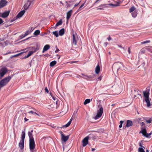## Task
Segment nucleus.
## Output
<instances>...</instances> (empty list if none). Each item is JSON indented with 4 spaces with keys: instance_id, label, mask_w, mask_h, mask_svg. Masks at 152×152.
<instances>
[{
    "instance_id": "1",
    "label": "nucleus",
    "mask_w": 152,
    "mask_h": 152,
    "mask_svg": "<svg viewBox=\"0 0 152 152\" xmlns=\"http://www.w3.org/2000/svg\"><path fill=\"white\" fill-rule=\"evenodd\" d=\"M11 79L10 76L5 77L0 81V90L1 88L6 86Z\"/></svg>"
},
{
    "instance_id": "2",
    "label": "nucleus",
    "mask_w": 152,
    "mask_h": 152,
    "mask_svg": "<svg viewBox=\"0 0 152 152\" xmlns=\"http://www.w3.org/2000/svg\"><path fill=\"white\" fill-rule=\"evenodd\" d=\"M25 129H24L21 133V140L20 142V147L21 149H23L24 148V139L25 137Z\"/></svg>"
},
{
    "instance_id": "3",
    "label": "nucleus",
    "mask_w": 152,
    "mask_h": 152,
    "mask_svg": "<svg viewBox=\"0 0 152 152\" xmlns=\"http://www.w3.org/2000/svg\"><path fill=\"white\" fill-rule=\"evenodd\" d=\"M59 132L61 135V139L62 143L66 142L69 138V136H65L61 131H59Z\"/></svg>"
},
{
    "instance_id": "4",
    "label": "nucleus",
    "mask_w": 152,
    "mask_h": 152,
    "mask_svg": "<svg viewBox=\"0 0 152 152\" xmlns=\"http://www.w3.org/2000/svg\"><path fill=\"white\" fill-rule=\"evenodd\" d=\"M121 64L120 63H115L113 66L112 69L114 70H116L117 72H118V70L121 68Z\"/></svg>"
},
{
    "instance_id": "5",
    "label": "nucleus",
    "mask_w": 152,
    "mask_h": 152,
    "mask_svg": "<svg viewBox=\"0 0 152 152\" xmlns=\"http://www.w3.org/2000/svg\"><path fill=\"white\" fill-rule=\"evenodd\" d=\"M103 111V109L102 107H101L100 109L98 111L96 115L94 117L95 120L98 119L102 115Z\"/></svg>"
},
{
    "instance_id": "6",
    "label": "nucleus",
    "mask_w": 152,
    "mask_h": 152,
    "mask_svg": "<svg viewBox=\"0 0 152 152\" xmlns=\"http://www.w3.org/2000/svg\"><path fill=\"white\" fill-rule=\"evenodd\" d=\"M78 37L76 34H72V43L75 45H77V41Z\"/></svg>"
},
{
    "instance_id": "7",
    "label": "nucleus",
    "mask_w": 152,
    "mask_h": 152,
    "mask_svg": "<svg viewBox=\"0 0 152 152\" xmlns=\"http://www.w3.org/2000/svg\"><path fill=\"white\" fill-rule=\"evenodd\" d=\"M35 144L34 139H30L29 140V148L33 149L35 148Z\"/></svg>"
},
{
    "instance_id": "8",
    "label": "nucleus",
    "mask_w": 152,
    "mask_h": 152,
    "mask_svg": "<svg viewBox=\"0 0 152 152\" xmlns=\"http://www.w3.org/2000/svg\"><path fill=\"white\" fill-rule=\"evenodd\" d=\"M7 71V69L6 68L4 67L1 68L0 70V75L1 77H2L5 74Z\"/></svg>"
},
{
    "instance_id": "9",
    "label": "nucleus",
    "mask_w": 152,
    "mask_h": 152,
    "mask_svg": "<svg viewBox=\"0 0 152 152\" xmlns=\"http://www.w3.org/2000/svg\"><path fill=\"white\" fill-rule=\"evenodd\" d=\"M88 138L89 137L87 136L83 140L82 142L83 143V147L86 146L88 144Z\"/></svg>"
},
{
    "instance_id": "10",
    "label": "nucleus",
    "mask_w": 152,
    "mask_h": 152,
    "mask_svg": "<svg viewBox=\"0 0 152 152\" xmlns=\"http://www.w3.org/2000/svg\"><path fill=\"white\" fill-rule=\"evenodd\" d=\"M10 11H6L0 14V17H1L3 18H5L7 17L9 15Z\"/></svg>"
},
{
    "instance_id": "11",
    "label": "nucleus",
    "mask_w": 152,
    "mask_h": 152,
    "mask_svg": "<svg viewBox=\"0 0 152 152\" xmlns=\"http://www.w3.org/2000/svg\"><path fill=\"white\" fill-rule=\"evenodd\" d=\"M7 3V2L5 0H1L0 1V8L5 6Z\"/></svg>"
},
{
    "instance_id": "12",
    "label": "nucleus",
    "mask_w": 152,
    "mask_h": 152,
    "mask_svg": "<svg viewBox=\"0 0 152 152\" xmlns=\"http://www.w3.org/2000/svg\"><path fill=\"white\" fill-rule=\"evenodd\" d=\"M33 132V130H31L30 131L28 132V135L29 137V140L30 139H34L32 134V133Z\"/></svg>"
},
{
    "instance_id": "13",
    "label": "nucleus",
    "mask_w": 152,
    "mask_h": 152,
    "mask_svg": "<svg viewBox=\"0 0 152 152\" xmlns=\"http://www.w3.org/2000/svg\"><path fill=\"white\" fill-rule=\"evenodd\" d=\"M72 10H70L67 13L66 19L67 20L69 19L72 14Z\"/></svg>"
},
{
    "instance_id": "14",
    "label": "nucleus",
    "mask_w": 152,
    "mask_h": 152,
    "mask_svg": "<svg viewBox=\"0 0 152 152\" xmlns=\"http://www.w3.org/2000/svg\"><path fill=\"white\" fill-rule=\"evenodd\" d=\"M50 48V46L48 45H45L43 48V50L42 51V53H43L45 51L48 50Z\"/></svg>"
},
{
    "instance_id": "15",
    "label": "nucleus",
    "mask_w": 152,
    "mask_h": 152,
    "mask_svg": "<svg viewBox=\"0 0 152 152\" xmlns=\"http://www.w3.org/2000/svg\"><path fill=\"white\" fill-rule=\"evenodd\" d=\"M133 125L132 122L130 120H128L127 121V124L126 125V126L129 127L131 126H132Z\"/></svg>"
},
{
    "instance_id": "16",
    "label": "nucleus",
    "mask_w": 152,
    "mask_h": 152,
    "mask_svg": "<svg viewBox=\"0 0 152 152\" xmlns=\"http://www.w3.org/2000/svg\"><path fill=\"white\" fill-rule=\"evenodd\" d=\"M145 101L146 103V106L148 107H149L151 106V104L150 103L149 98L145 99Z\"/></svg>"
},
{
    "instance_id": "17",
    "label": "nucleus",
    "mask_w": 152,
    "mask_h": 152,
    "mask_svg": "<svg viewBox=\"0 0 152 152\" xmlns=\"http://www.w3.org/2000/svg\"><path fill=\"white\" fill-rule=\"evenodd\" d=\"M143 95L145 97V99L149 98V92L147 91L143 92Z\"/></svg>"
},
{
    "instance_id": "18",
    "label": "nucleus",
    "mask_w": 152,
    "mask_h": 152,
    "mask_svg": "<svg viewBox=\"0 0 152 152\" xmlns=\"http://www.w3.org/2000/svg\"><path fill=\"white\" fill-rule=\"evenodd\" d=\"M100 70V67L99 64H98L96 67L95 69V72L96 74H98Z\"/></svg>"
},
{
    "instance_id": "19",
    "label": "nucleus",
    "mask_w": 152,
    "mask_h": 152,
    "mask_svg": "<svg viewBox=\"0 0 152 152\" xmlns=\"http://www.w3.org/2000/svg\"><path fill=\"white\" fill-rule=\"evenodd\" d=\"M34 53V52L32 51H29L27 55L25 56L23 58H27L32 55Z\"/></svg>"
},
{
    "instance_id": "20",
    "label": "nucleus",
    "mask_w": 152,
    "mask_h": 152,
    "mask_svg": "<svg viewBox=\"0 0 152 152\" xmlns=\"http://www.w3.org/2000/svg\"><path fill=\"white\" fill-rule=\"evenodd\" d=\"M72 120V118H71V119H70V121L68 122V123L67 124H66L65 125L63 126V127H61V128H62L63 127H64L65 126L66 127H68L70 125Z\"/></svg>"
},
{
    "instance_id": "21",
    "label": "nucleus",
    "mask_w": 152,
    "mask_h": 152,
    "mask_svg": "<svg viewBox=\"0 0 152 152\" xmlns=\"http://www.w3.org/2000/svg\"><path fill=\"white\" fill-rule=\"evenodd\" d=\"M64 33V28H62L60 29L59 31V35L62 36L63 35Z\"/></svg>"
},
{
    "instance_id": "22",
    "label": "nucleus",
    "mask_w": 152,
    "mask_h": 152,
    "mask_svg": "<svg viewBox=\"0 0 152 152\" xmlns=\"http://www.w3.org/2000/svg\"><path fill=\"white\" fill-rule=\"evenodd\" d=\"M143 119H144L148 123L150 124L151 123L152 121V118H150L148 119L147 118H143Z\"/></svg>"
},
{
    "instance_id": "23",
    "label": "nucleus",
    "mask_w": 152,
    "mask_h": 152,
    "mask_svg": "<svg viewBox=\"0 0 152 152\" xmlns=\"http://www.w3.org/2000/svg\"><path fill=\"white\" fill-rule=\"evenodd\" d=\"M31 32L29 31L28 30L25 33L24 35L23 36H20V39H22L23 37H26V36L28 34L30 33Z\"/></svg>"
},
{
    "instance_id": "24",
    "label": "nucleus",
    "mask_w": 152,
    "mask_h": 152,
    "mask_svg": "<svg viewBox=\"0 0 152 152\" xmlns=\"http://www.w3.org/2000/svg\"><path fill=\"white\" fill-rule=\"evenodd\" d=\"M56 61L54 60L51 61L50 64V67H52L54 66L56 64Z\"/></svg>"
},
{
    "instance_id": "25",
    "label": "nucleus",
    "mask_w": 152,
    "mask_h": 152,
    "mask_svg": "<svg viewBox=\"0 0 152 152\" xmlns=\"http://www.w3.org/2000/svg\"><path fill=\"white\" fill-rule=\"evenodd\" d=\"M50 94L52 97V98L54 100L56 101V104H57V101H58V99L57 98H56V97L54 96H53L51 94V93H50Z\"/></svg>"
},
{
    "instance_id": "26",
    "label": "nucleus",
    "mask_w": 152,
    "mask_h": 152,
    "mask_svg": "<svg viewBox=\"0 0 152 152\" xmlns=\"http://www.w3.org/2000/svg\"><path fill=\"white\" fill-rule=\"evenodd\" d=\"M116 3H117V4H109V5L110 6H112L115 7H117V6H119V4H120L119 2H116Z\"/></svg>"
},
{
    "instance_id": "27",
    "label": "nucleus",
    "mask_w": 152,
    "mask_h": 152,
    "mask_svg": "<svg viewBox=\"0 0 152 152\" xmlns=\"http://www.w3.org/2000/svg\"><path fill=\"white\" fill-rule=\"evenodd\" d=\"M25 10L23 9V10L20 12V18L22 17L25 12Z\"/></svg>"
},
{
    "instance_id": "28",
    "label": "nucleus",
    "mask_w": 152,
    "mask_h": 152,
    "mask_svg": "<svg viewBox=\"0 0 152 152\" xmlns=\"http://www.w3.org/2000/svg\"><path fill=\"white\" fill-rule=\"evenodd\" d=\"M39 48L38 47L35 48V47H33L32 48L31 50L32 51L34 52V53L36 52L37 50H38Z\"/></svg>"
},
{
    "instance_id": "29",
    "label": "nucleus",
    "mask_w": 152,
    "mask_h": 152,
    "mask_svg": "<svg viewBox=\"0 0 152 152\" xmlns=\"http://www.w3.org/2000/svg\"><path fill=\"white\" fill-rule=\"evenodd\" d=\"M62 19H60L56 24V26L57 27L62 24Z\"/></svg>"
},
{
    "instance_id": "30",
    "label": "nucleus",
    "mask_w": 152,
    "mask_h": 152,
    "mask_svg": "<svg viewBox=\"0 0 152 152\" xmlns=\"http://www.w3.org/2000/svg\"><path fill=\"white\" fill-rule=\"evenodd\" d=\"M140 132L144 136H145L147 133L145 129L142 130V131Z\"/></svg>"
},
{
    "instance_id": "31",
    "label": "nucleus",
    "mask_w": 152,
    "mask_h": 152,
    "mask_svg": "<svg viewBox=\"0 0 152 152\" xmlns=\"http://www.w3.org/2000/svg\"><path fill=\"white\" fill-rule=\"evenodd\" d=\"M91 100L90 99H87L85 100L84 102V105H86L87 104L89 103L90 102Z\"/></svg>"
},
{
    "instance_id": "32",
    "label": "nucleus",
    "mask_w": 152,
    "mask_h": 152,
    "mask_svg": "<svg viewBox=\"0 0 152 152\" xmlns=\"http://www.w3.org/2000/svg\"><path fill=\"white\" fill-rule=\"evenodd\" d=\"M105 5V4H101L99 5L98 8L97 9V10H103L104 6Z\"/></svg>"
},
{
    "instance_id": "33",
    "label": "nucleus",
    "mask_w": 152,
    "mask_h": 152,
    "mask_svg": "<svg viewBox=\"0 0 152 152\" xmlns=\"http://www.w3.org/2000/svg\"><path fill=\"white\" fill-rule=\"evenodd\" d=\"M95 76V75L94 74L93 75H88V76L87 77V78H88V79L87 80H90L91 79H92Z\"/></svg>"
},
{
    "instance_id": "34",
    "label": "nucleus",
    "mask_w": 152,
    "mask_h": 152,
    "mask_svg": "<svg viewBox=\"0 0 152 152\" xmlns=\"http://www.w3.org/2000/svg\"><path fill=\"white\" fill-rule=\"evenodd\" d=\"M136 9L135 7L134 6L130 8L129 10L130 12H133Z\"/></svg>"
},
{
    "instance_id": "35",
    "label": "nucleus",
    "mask_w": 152,
    "mask_h": 152,
    "mask_svg": "<svg viewBox=\"0 0 152 152\" xmlns=\"http://www.w3.org/2000/svg\"><path fill=\"white\" fill-rule=\"evenodd\" d=\"M40 31L39 30H36L34 31V34L37 36V35L38 34H40Z\"/></svg>"
},
{
    "instance_id": "36",
    "label": "nucleus",
    "mask_w": 152,
    "mask_h": 152,
    "mask_svg": "<svg viewBox=\"0 0 152 152\" xmlns=\"http://www.w3.org/2000/svg\"><path fill=\"white\" fill-rule=\"evenodd\" d=\"M53 34L55 35L56 37L58 36V33L57 31H56L53 32Z\"/></svg>"
},
{
    "instance_id": "37",
    "label": "nucleus",
    "mask_w": 152,
    "mask_h": 152,
    "mask_svg": "<svg viewBox=\"0 0 152 152\" xmlns=\"http://www.w3.org/2000/svg\"><path fill=\"white\" fill-rule=\"evenodd\" d=\"M137 13L136 12H134L132 13V17L135 18L137 15Z\"/></svg>"
},
{
    "instance_id": "38",
    "label": "nucleus",
    "mask_w": 152,
    "mask_h": 152,
    "mask_svg": "<svg viewBox=\"0 0 152 152\" xmlns=\"http://www.w3.org/2000/svg\"><path fill=\"white\" fill-rule=\"evenodd\" d=\"M151 132L149 133H146V134L145 137L147 138H150L151 137Z\"/></svg>"
},
{
    "instance_id": "39",
    "label": "nucleus",
    "mask_w": 152,
    "mask_h": 152,
    "mask_svg": "<svg viewBox=\"0 0 152 152\" xmlns=\"http://www.w3.org/2000/svg\"><path fill=\"white\" fill-rule=\"evenodd\" d=\"M138 151L139 152H145L143 149L141 147L139 148Z\"/></svg>"
},
{
    "instance_id": "40",
    "label": "nucleus",
    "mask_w": 152,
    "mask_h": 152,
    "mask_svg": "<svg viewBox=\"0 0 152 152\" xmlns=\"http://www.w3.org/2000/svg\"><path fill=\"white\" fill-rule=\"evenodd\" d=\"M144 118H139L137 119V122L139 123H140L141 122V121H142V119H143Z\"/></svg>"
},
{
    "instance_id": "41",
    "label": "nucleus",
    "mask_w": 152,
    "mask_h": 152,
    "mask_svg": "<svg viewBox=\"0 0 152 152\" xmlns=\"http://www.w3.org/2000/svg\"><path fill=\"white\" fill-rule=\"evenodd\" d=\"M84 3L83 4H82L81 5V6L78 9V10L77 11H80L82 9V8L84 6Z\"/></svg>"
},
{
    "instance_id": "42",
    "label": "nucleus",
    "mask_w": 152,
    "mask_h": 152,
    "mask_svg": "<svg viewBox=\"0 0 152 152\" xmlns=\"http://www.w3.org/2000/svg\"><path fill=\"white\" fill-rule=\"evenodd\" d=\"M81 75L83 76V77H82L83 78L86 79V80L88 79V78H87V77H86L88 76L87 75H85L83 74H82Z\"/></svg>"
},
{
    "instance_id": "43",
    "label": "nucleus",
    "mask_w": 152,
    "mask_h": 152,
    "mask_svg": "<svg viewBox=\"0 0 152 152\" xmlns=\"http://www.w3.org/2000/svg\"><path fill=\"white\" fill-rule=\"evenodd\" d=\"M150 42V40H146V41L141 42V43L142 44H145L146 43H149Z\"/></svg>"
},
{
    "instance_id": "44",
    "label": "nucleus",
    "mask_w": 152,
    "mask_h": 152,
    "mask_svg": "<svg viewBox=\"0 0 152 152\" xmlns=\"http://www.w3.org/2000/svg\"><path fill=\"white\" fill-rule=\"evenodd\" d=\"M28 113H31V114H33L38 115L36 113L32 111H30Z\"/></svg>"
},
{
    "instance_id": "45",
    "label": "nucleus",
    "mask_w": 152,
    "mask_h": 152,
    "mask_svg": "<svg viewBox=\"0 0 152 152\" xmlns=\"http://www.w3.org/2000/svg\"><path fill=\"white\" fill-rule=\"evenodd\" d=\"M145 52V49H142L141 50L140 53H141L142 54V53H144Z\"/></svg>"
},
{
    "instance_id": "46",
    "label": "nucleus",
    "mask_w": 152,
    "mask_h": 152,
    "mask_svg": "<svg viewBox=\"0 0 152 152\" xmlns=\"http://www.w3.org/2000/svg\"><path fill=\"white\" fill-rule=\"evenodd\" d=\"M45 90L46 92H47L48 93H49V91L47 87L45 88Z\"/></svg>"
},
{
    "instance_id": "47",
    "label": "nucleus",
    "mask_w": 152,
    "mask_h": 152,
    "mask_svg": "<svg viewBox=\"0 0 152 152\" xmlns=\"http://www.w3.org/2000/svg\"><path fill=\"white\" fill-rule=\"evenodd\" d=\"M56 48H57V46H56ZM59 49L58 48H57L56 50L55 51V52L56 53H57L59 52Z\"/></svg>"
},
{
    "instance_id": "48",
    "label": "nucleus",
    "mask_w": 152,
    "mask_h": 152,
    "mask_svg": "<svg viewBox=\"0 0 152 152\" xmlns=\"http://www.w3.org/2000/svg\"><path fill=\"white\" fill-rule=\"evenodd\" d=\"M34 148H33V149H30L31 151V152H36L35 150L34 149Z\"/></svg>"
},
{
    "instance_id": "49",
    "label": "nucleus",
    "mask_w": 152,
    "mask_h": 152,
    "mask_svg": "<svg viewBox=\"0 0 152 152\" xmlns=\"http://www.w3.org/2000/svg\"><path fill=\"white\" fill-rule=\"evenodd\" d=\"M128 52L129 54L131 53L130 48V47L128 48Z\"/></svg>"
},
{
    "instance_id": "50",
    "label": "nucleus",
    "mask_w": 152,
    "mask_h": 152,
    "mask_svg": "<svg viewBox=\"0 0 152 152\" xmlns=\"http://www.w3.org/2000/svg\"><path fill=\"white\" fill-rule=\"evenodd\" d=\"M3 20L1 19L0 18V24L3 23Z\"/></svg>"
},
{
    "instance_id": "51",
    "label": "nucleus",
    "mask_w": 152,
    "mask_h": 152,
    "mask_svg": "<svg viewBox=\"0 0 152 152\" xmlns=\"http://www.w3.org/2000/svg\"><path fill=\"white\" fill-rule=\"evenodd\" d=\"M102 76H100L97 79L99 80H101L102 79Z\"/></svg>"
},
{
    "instance_id": "52",
    "label": "nucleus",
    "mask_w": 152,
    "mask_h": 152,
    "mask_svg": "<svg viewBox=\"0 0 152 152\" xmlns=\"http://www.w3.org/2000/svg\"><path fill=\"white\" fill-rule=\"evenodd\" d=\"M77 62V61H72L70 62L71 64H73L74 63H76Z\"/></svg>"
},
{
    "instance_id": "53",
    "label": "nucleus",
    "mask_w": 152,
    "mask_h": 152,
    "mask_svg": "<svg viewBox=\"0 0 152 152\" xmlns=\"http://www.w3.org/2000/svg\"><path fill=\"white\" fill-rule=\"evenodd\" d=\"M111 39H112V38H111V37H110V36L107 38V39L109 41H110V40H111Z\"/></svg>"
},
{
    "instance_id": "54",
    "label": "nucleus",
    "mask_w": 152,
    "mask_h": 152,
    "mask_svg": "<svg viewBox=\"0 0 152 152\" xmlns=\"http://www.w3.org/2000/svg\"><path fill=\"white\" fill-rule=\"evenodd\" d=\"M140 123L141 124L142 126L145 125V124L144 122H142Z\"/></svg>"
},
{
    "instance_id": "55",
    "label": "nucleus",
    "mask_w": 152,
    "mask_h": 152,
    "mask_svg": "<svg viewBox=\"0 0 152 152\" xmlns=\"http://www.w3.org/2000/svg\"><path fill=\"white\" fill-rule=\"evenodd\" d=\"M24 120H25V122H26V121H28V119L26 118H24Z\"/></svg>"
},
{
    "instance_id": "56",
    "label": "nucleus",
    "mask_w": 152,
    "mask_h": 152,
    "mask_svg": "<svg viewBox=\"0 0 152 152\" xmlns=\"http://www.w3.org/2000/svg\"><path fill=\"white\" fill-rule=\"evenodd\" d=\"M120 124L122 125V124H123V123L124 122V121H120Z\"/></svg>"
},
{
    "instance_id": "57",
    "label": "nucleus",
    "mask_w": 152,
    "mask_h": 152,
    "mask_svg": "<svg viewBox=\"0 0 152 152\" xmlns=\"http://www.w3.org/2000/svg\"><path fill=\"white\" fill-rule=\"evenodd\" d=\"M77 78H79L80 77H82L80 75H77V76H76Z\"/></svg>"
},
{
    "instance_id": "58",
    "label": "nucleus",
    "mask_w": 152,
    "mask_h": 152,
    "mask_svg": "<svg viewBox=\"0 0 152 152\" xmlns=\"http://www.w3.org/2000/svg\"><path fill=\"white\" fill-rule=\"evenodd\" d=\"M122 124H120L119 125V128H121V127H122Z\"/></svg>"
},
{
    "instance_id": "59",
    "label": "nucleus",
    "mask_w": 152,
    "mask_h": 152,
    "mask_svg": "<svg viewBox=\"0 0 152 152\" xmlns=\"http://www.w3.org/2000/svg\"><path fill=\"white\" fill-rule=\"evenodd\" d=\"M118 47L121 48H122L124 49V48L123 47H122L121 45H118Z\"/></svg>"
},
{
    "instance_id": "60",
    "label": "nucleus",
    "mask_w": 152,
    "mask_h": 152,
    "mask_svg": "<svg viewBox=\"0 0 152 152\" xmlns=\"http://www.w3.org/2000/svg\"><path fill=\"white\" fill-rule=\"evenodd\" d=\"M79 4V3H78L77 4H75L74 6L75 7H76Z\"/></svg>"
},
{
    "instance_id": "61",
    "label": "nucleus",
    "mask_w": 152,
    "mask_h": 152,
    "mask_svg": "<svg viewBox=\"0 0 152 152\" xmlns=\"http://www.w3.org/2000/svg\"><path fill=\"white\" fill-rule=\"evenodd\" d=\"M139 146H140V147H142V145L141 143V142H140Z\"/></svg>"
},
{
    "instance_id": "62",
    "label": "nucleus",
    "mask_w": 152,
    "mask_h": 152,
    "mask_svg": "<svg viewBox=\"0 0 152 152\" xmlns=\"http://www.w3.org/2000/svg\"><path fill=\"white\" fill-rule=\"evenodd\" d=\"M95 149L94 148H92L91 149V150L92 151H94L95 150Z\"/></svg>"
},
{
    "instance_id": "63",
    "label": "nucleus",
    "mask_w": 152,
    "mask_h": 152,
    "mask_svg": "<svg viewBox=\"0 0 152 152\" xmlns=\"http://www.w3.org/2000/svg\"><path fill=\"white\" fill-rule=\"evenodd\" d=\"M76 113H77L76 112L75 113L74 112V113L73 114V116L74 115H75L76 114Z\"/></svg>"
},
{
    "instance_id": "64",
    "label": "nucleus",
    "mask_w": 152,
    "mask_h": 152,
    "mask_svg": "<svg viewBox=\"0 0 152 152\" xmlns=\"http://www.w3.org/2000/svg\"><path fill=\"white\" fill-rule=\"evenodd\" d=\"M17 17L18 18L19 17V13L17 15Z\"/></svg>"
}]
</instances>
